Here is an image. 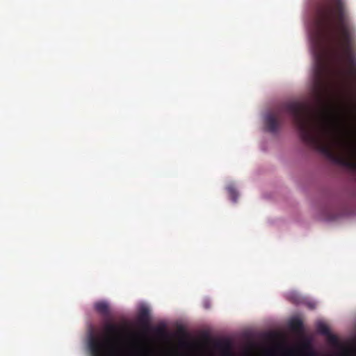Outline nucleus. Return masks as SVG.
<instances>
[{"label":"nucleus","mask_w":356,"mask_h":356,"mask_svg":"<svg viewBox=\"0 0 356 356\" xmlns=\"http://www.w3.org/2000/svg\"><path fill=\"white\" fill-rule=\"evenodd\" d=\"M326 330H327V329H325V330H323V329H321V331L322 332H326Z\"/></svg>","instance_id":"obj_1"},{"label":"nucleus","mask_w":356,"mask_h":356,"mask_svg":"<svg viewBox=\"0 0 356 356\" xmlns=\"http://www.w3.org/2000/svg\"><path fill=\"white\" fill-rule=\"evenodd\" d=\"M318 325H319V326H322V323H320L318 324Z\"/></svg>","instance_id":"obj_2"}]
</instances>
